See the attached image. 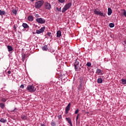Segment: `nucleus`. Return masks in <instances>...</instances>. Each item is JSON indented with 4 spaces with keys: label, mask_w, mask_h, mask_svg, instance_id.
<instances>
[{
    "label": "nucleus",
    "mask_w": 126,
    "mask_h": 126,
    "mask_svg": "<svg viewBox=\"0 0 126 126\" xmlns=\"http://www.w3.org/2000/svg\"><path fill=\"white\" fill-rule=\"evenodd\" d=\"M27 90L28 92L33 93L36 91V88L34 87V85H28L27 87Z\"/></svg>",
    "instance_id": "f257e3e1"
},
{
    "label": "nucleus",
    "mask_w": 126,
    "mask_h": 126,
    "mask_svg": "<svg viewBox=\"0 0 126 126\" xmlns=\"http://www.w3.org/2000/svg\"><path fill=\"white\" fill-rule=\"evenodd\" d=\"M79 62H80V60L76 59L75 60V63H74V67L76 71H78V68L80 70L81 69V68H80V66H79Z\"/></svg>",
    "instance_id": "f03ea898"
},
{
    "label": "nucleus",
    "mask_w": 126,
    "mask_h": 126,
    "mask_svg": "<svg viewBox=\"0 0 126 126\" xmlns=\"http://www.w3.org/2000/svg\"><path fill=\"white\" fill-rule=\"evenodd\" d=\"M44 4V0H39L35 3V8H40L42 7V5Z\"/></svg>",
    "instance_id": "7ed1b4c3"
},
{
    "label": "nucleus",
    "mask_w": 126,
    "mask_h": 126,
    "mask_svg": "<svg viewBox=\"0 0 126 126\" xmlns=\"http://www.w3.org/2000/svg\"><path fill=\"white\" fill-rule=\"evenodd\" d=\"M94 14H96V15H100V16H103V17H105L106 15L105 14L100 11V10L98 8L94 10Z\"/></svg>",
    "instance_id": "20e7f679"
},
{
    "label": "nucleus",
    "mask_w": 126,
    "mask_h": 126,
    "mask_svg": "<svg viewBox=\"0 0 126 126\" xmlns=\"http://www.w3.org/2000/svg\"><path fill=\"white\" fill-rule=\"evenodd\" d=\"M71 2L68 3L66 4L62 9L63 13L65 12L67 9H68L70 6H71Z\"/></svg>",
    "instance_id": "39448f33"
},
{
    "label": "nucleus",
    "mask_w": 126,
    "mask_h": 126,
    "mask_svg": "<svg viewBox=\"0 0 126 126\" xmlns=\"http://www.w3.org/2000/svg\"><path fill=\"white\" fill-rule=\"evenodd\" d=\"M36 21L37 23H40V24H44L46 22V20L42 18H36Z\"/></svg>",
    "instance_id": "423d86ee"
},
{
    "label": "nucleus",
    "mask_w": 126,
    "mask_h": 126,
    "mask_svg": "<svg viewBox=\"0 0 126 126\" xmlns=\"http://www.w3.org/2000/svg\"><path fill=\"white\" fill-rule=\"evenodd\" d=\"M44 6L45 7L46 9H48V10H50L51 9L52 6H51V4L50 3L46 2L44 3Z\"/></svg>",
    "instance_id": "0eeeda50"
},
{
    "label": "nucleus",
    "mask_w": 126,
    "mask_h": 126,
    "mask_svg": "<svg viewBox=\"0 0 126 126\" xmlns=\"http://www.w3.org/2000/svg\"><path fill=\"white\" fill-rule=\"evenodd\" d=\"M45 29H46V27H43L41 28L40 29L36 30V34H41V33H43V32L45 31Z\"/></svg>",
    "instance_id": "6e6552de"
},
{
    "label": "nucleus",
    "mask_w": 126,
    "mask_h": 126,
    "mask_svg": "<svg viewBox=\"0 0 126 126\" xmlns=\"http://www.w3.org/2000/svg\"><path fill=\"white\" fill-rule=\"evenodd\" d=\"M69 110H70V103H69L65 108V114H68Z\"/></svg>",
    "instance_id": "1a4fd4ad"
},
{
    "label": "nucleus",
    "mask_w": 126,
    "mask_h": 126,
    "mask_svg": "<svg viewBox=\"0 0 126 126\" xmlns=\"http://www.w3.org/2000/svg\"><path fill=\"white\" fill-rule=\"evenodd\" d=\"M65 120L67 121V122H68L70 126H72V123H71V120L70 119V118H66Z\"/></svg>",
    "instance_id": "9d476101"
},
{
    "label": "nucleus",
    "mask_w": 126,
    "mask_h": 126,
    "mask_svg": "<svg viewBox=\"0 0 126 126\" xmlns=\"http://www.w3.org/2000/svg\"><path fill=\"white\" fill-rule=\"evenodd\" d=\"M7 48L8 49V52H11V51H13V49L12 48L11 46L8 45Z\"/></svg>",
    "instance_id": "9b49d317"
},
{
    "label": "nucleus",
    "mask_w": 126,
    "mask_h": 126,
    "mask_svg": "<svg viewBox=\"0 0 126 126\" xmlns=\"http://www.w3.org/2000/svg\"><path fill=\"white\" fill-rule=\"evenodd\" d=\"M62 36V32L58 31L57 32V37H61Z\"/></svg>",
    "instance_id": "f8f14e48"
},
{
    "label": "nucleus",
    "mask_w": 126,
    "mask_h": 126,
    "mask_svg": "<svg viewBox=\"0 0 126 126\" xmlns=\"http://www.w3.org/2000/svg\"><path fill=\"white\" fill-rule=\"evenodd\" d=\"M0 122L2 123L3 124H5V123H6V120H5L3 118H1L0 119Z\"/></svg>",
    "instance_id": "ddd939ff"
},
{
    "label": "nucleus",
    "mask_w": 126,
    "mask_h": 126,
    "mask_svg": "<svg viewBox=\"0 0 126 126\" xmlns=\"http://www.w3.org/2000/svg\"><path fill=\"white\" fill-rule=\"evenodd\" d=\"M33 16H29L28 17V20H29V21H33Z\"/></svg>",
    "instance_id": "4468645a"
},
{
    "label": "nucleus",
    "mask_w": 126,
    "mask_h": 126,
    "mask_svg": "<svg viewBox=\"0 0 126 126\" xmlns=\"http://www.w3.org/2000/svg\"><path fill=\"white\" fill-rule=\"evenodd\" d=\"M112 14V9L111 8H108V15H111Z\"/></svg>",
    "instance_id": "2eb2a0df"
},
{
    "label": "nucleus",
    "mask_w": 126,
    "mask_h": 126,
    "mask_svg": "<svg viewBox=\"0 0 126 126\" xmlns=\"http://www.w3.org/2000/svg\"><path fill=\"white\" fill-rule=\"evenodd\" d=\"M48 46L47 45H45L42 47V50L43 51H48Z\"/></svg>",
    "instance_id": "dca6fc26"
},
{
    "label": "nucleus",
    "mask_w": 126,
    "mask_h": 126,
    "mask_svg": "<svg viewBox=\"0 0 126 126\" xmlns=\"http://www.w3.org/2000/svg\"><path fill=\"white\" fill-rule=\"evenodd\" d=\"M21 119H22V120H26V119H27V116H26V115H22L21 116Z\"/></svg>",
    "instance_id": "f3484780"
},
{
    "label": "nucleus",
    "mask_w": 126,
    "mask_h": 126,
    "mask_svg": "<svg viewBox=\"0 0 126 126\" xmlns=\"http://www.w3.org/2000/svg\"><path fill=\"white\" fill-rule=\"evenodd\" d=\"M96 73H97V74H102V70L100 69H97L96 70Z\"/></svg>",
    "instance_id": "a211bd4d"
},
{
    "label": "nucleus",
    "mask_w": 126,
    "mask_h": 126,
    "mask_svg": "<svg viewBox=\"0 0 126 126\" xmlns=\"http://www.w3.org/2000/svg\"><path fill=\"white\" fill-rule=\"evenodd\" d=\"M0 107L1 109H4V107H5V105L3 103H0Z\"/></svg>",
    "instance_id": "6ab92c4d"
},
{
    "label": "nucleus",
    "mask_w": 126,
    "mask_h": 126,
    "mask_svg": "<svg viewBox=\"0 0 126 126\" xmlns=\"http://www.w3.org/2000/svg\"><path fill=\"white\" fill-rule=\"evenodd\" d=\"M22 26L24 28H28V25L26 23H23Z\"/></svg>",
    "instance_id": "aec40b11"
},
{
    "label": "nucleus",
    "mask_w": 126,
    "mask_h": 126,
    "mask_svg": "<svg viewBox=\"0 0 126 126\" xmlns=\"http://www.w3.org/2000/svg\"><path fill=\"white\" fill-rule=\"evenodd\" d=\"M103 82V80L102 79V78H98L97 79V83H102Z\"/></svg>",
    "instance_id": "412c9836"
},
{
    "label": "nucleus",
    "mask_w": 126,
    "mask_h": 126,
    "mask_svg": "<svg viewBox=\"0 0 126 126\" xmlns=\"http://www.w3.org/2000/svg\"><path fill=\"white\" fill-rule=\"evenodd\" d=\"M4 14H5V12L0 10V15H4Z\"/></svg>",
    "instance_id": "4be33fe9"
},
{
    "label": "nucleus",
    "mask_w": 126,
    "mask_h": 126,
    "mask_svg": "<svg viewBox=\"0 0 126 126\" xmlns=\"http://www.w3.org/2000/svg\"><path fill=\"white\" fill-rule=\"evenodd\" d=\"M122 84H126V79H121Z\"/></svg>",
    "instance_id": "5701e85b"
},
{
    "label": "nucleus",
    "mask_w": 126,
    "mask_h": 126,
    "mask_svg": "<svg viewBox=\"0 0 126 126\" xmlns=\"http://www.w3.org/2000/svg\"><path fill=\"white\" fill-rule=\"evenodd\" d=\"M109 27H110L111 28H113V27H115V24L114 23L109 24Z\"/></svg>",
    "instance_id": "b1692460"
},
{
    "label": "nucleus",
    "mask_w": 126,
    "mask_h": 126,
    "mask_svg": "<svg viewBox=\"0 0 126 126\" xmlns=\"http://www.w3.org/2000/svg\"><path fill=\"white\" fill-rule=\"evenodd\" d=\"M51 125L52 126H56V122L55 121H52L51 122Z\"/></svg>",
    "instance_id": "393cba45"
},
{
    "label": "nucleus",
    "mask_w": 126,
    "mask_h": 126,
    "mask_svg": "<svg viewBox=\"0 0 126 126\" xmlns=\"http://www.w3.org/2000/svg\"><path fill=\"white\" fill-rule=\"evenodd\" d=\"M12 12L14 14H16V13H17V11H16L15 9L12 10Z\"/></svg>",
    "instance_id": "a878e982"
},
{
    "label": "nucleus",
    "mask_w": 126,
    "mask_h": 126,
    "mask_svg": "<svg viewBox=\"0 0 126 126\" xmlns=\"http://www.w3.org/2000/svg\"><path fill=\"white\" fill-rule=\"evenodd\" d=\"M22 61L23 62H24V60H25V54H23L22 56Z\"/></svg>",
    "instance_id": "bb28decb"
},
{
    "label": "nucleus",
    "mask_w": 126,
    "mask_h": 126,
    "mask_svg": "<svg viewBox=\"0 0 126 126\" xmlns=\"http://www.w3.org/2000/svg\"><path fill=\"white\" fill-rule=\"evenodd\" d=\"M1 101H2V102H6V99L4 98H1Z\"/></svg>",
    "instance_id": "cd10ccee"
},
{
    "label": "nucleus",
    "mask_w": 126,
    "mask_h": 126,
    "mask_svg": "<svg viewBox=\"0 0 126 126\" xmlns=\"http://www.w3.org/2000/svg\"><path fill=\"white\" fill-rule=\"evenodd\" d=\"M59 2H61V3H63V2H64V1L65 0H58Z\"/></svg>",
    "instance_id": "c85d7f7f"
},
{
    "label": "nucleus",
    "mask_w": 126,
    "mask_h": 126,
    "mask_svg": "<svg viewBox=\"0 0 126 126\" xmlns=\"http://www.w3.org/2000/svg\"><path fill=\"white\" fill-rule=\"evenodd\" d=\"M47 35H48V36H49V37H52V33H51V32H48V33H47Z\"/></svg>",
    "instance_id": "c756f323"
},
{
    "label": "nucleus",
    "mask_w": 126,
    "mask_h": 126,
    "mask_svg": "<svg viewBox=\"0 0 126 126\" xmlns=\"http://www.w3.org/2000/svg\"><path fill=\"white\" fill-rule=\"evenodd\" d=\"M86 65H87V66H90L91 65V63H87Z\"/></svg>",
    "instance_id": "7c9ffc66"
},
{
    "label": "nucleus",
    "mask_w": 126,
    "mask_h": 126,
    "mask_svg": "<svg viewBox=\"0 0 126 126\" xmlns=\"http://www.w3.org/2000/svg\"><path fill=\"white\" fill-rule=\"evenodd\" d=\"M78 112H79V109H77L75 111V114H78Z\"/></svg>",
    "instance_id": "2f4dec72"
},
{
    "label": "nucleus",
    "mask_w": 126,
    "mask_h": 126,
    "mask_svg": "<svg viewBox=\"0 0 126 126\" xmlns=\"http://www.w3.org/2000/svg\"><path fill=\"white\" fill-rule=\"evenodd\" d=\"M124 15L126 17V10H124Z\"/></svg>",
    "instance_id": "473e14b6"
},
{
    "label": "nucleus",
    "mask_w": 126,
    "mask_h": 126,
    "mask_svg": "<svg viewBox=\"0 0 126 126\" xmlns=\"http://www.w3.org/2000/svg\"><path fill=\"white\" fill-rule=\"evenodd\" d=\"M35 17H36V18H38V17H40V15H39V14H35Z\"/></svg>",
    "instance_id": "72a5a7b5"
},
{
    "label": "nucleus",
    "mask_w": 126,
    "mask_h": 126,
    "mask_svg": "<svg viewBox=\"0 0 126 126\" xmlns=\"http://www.w3.org/2000/svg\"><path fill=\"white\" fill-rule=\"evenodd\" d=\"M58 118L59 120H61V119H62V115H59L58 116Z\"/></svg>",
    "instance_id": "f704fd0d"
},
{
    "label": "nucleus",
    "mask_w": 126,
    "mask_h": 126,
    "mask_svg": "<svg viewBox=\"0 0 126 126\" xmlns=\"http://www.w3.org/2000/svg\"><path fill=\"white\" fill-rule=\"evenodd\" d=\"M79 116V114H78L77 117H76V122H77V120H78V117Z\"/></svg>",
    "instance_id": "c9c22d12"
},
{
    "label": "nucleus",
    "mask_w": 126,
    "mask_h": 126,
    "mask_svg": "<svg viewBox=\"0 0 126 126\" xmlns=\"http://www.w3.org/2000/svg\"><path fill=\"white\" fill-rule=\"evenodd\" d=\"M20 88H24V85H21V86H20Z\"/></svg>",
    "instance_id": "e433bc0d"
},
{
    "label": "nucleus",
    "mask_w": 126,
    "mask_h": 126,
    "mask_svg": "<svg viewBox=\"0 0 126 126\" xmlns=\"http://www.w3.org/2000/svg\"><path fill=\"white\" fill-rule=\"evenodd\" d=\"M16 108H15V109H14V110H12L11 111V112H16Z\"/></svg>",
    "instance_id": "4c0bfd02"
},
{
    "label": "nucleus",
    "mask_w": 126,
    "mask_h": 126,
    "mask_svg": "<svg viewBox=\"0 0 126 126\" xmlns=\"http://www.w3.org/2000/svg\"><path fill=\"white\" fill-rule=\"evenodd\" d=\"M57 9L58 11H61V8H59L58 7H57Z\"/></svg>",
    "instance_id": "58836bf2"
},
{
    "label": "nucleus",
    "mask_w": 126,
    "mask_h": 126,
    "mask_svg": "<svg viewBox=\"0 0 126 126\" xmlns=\"http://www.w3.org/2000/svg\"><path fill=\"white\" fill-rule=\"evenodd\" d=\"M40 126H45V124H42V123H41V124H40Z\"/></svg>",
    "instance_id": "ea45409f"
},
{
    "label": "nucleus",
    "mask_w": 126,
    "mask_h": 126,
    "mask_svg": "<svg viewBox=\"0 0 126 126\" xmlns=\"http://www.w3.org/2000/svg\"><path fill=\"white\" fill-rule=\"evenodd\" d=\"M8 74H10V73H11V71L10 70H9L8 71Z\"/></svg>",
    "instance_id": "a19ab883"
},
{
    "label": "nucleus",
    "mask_w": 126,
    "mask_h": 126,
    "mask_svg": "<svg viewBox=\"0 0 126 126\" xmlns=\"http://www.w3.org/2000/svg\"><path fill=\"white\" fill-rule=\"evenodd\" d=\"M14 30H16V27L15 26H14Z\"/></svg>",
    "instance_id": "79ce46f5"
},
{
    "label": "nucleus",
    "mask_w": 126,
    "mask_h": 126,
    "mask_svg": "<svg viewBox=\"0 0 126 126\" xmlns=\"http://www.w3.org/2000/svg\"><path fill=\"white\" fill-rule=\"evenodd\" d=\"M124 43L126 44V40H125Z\"/></svg>",
    "instance_id": "37998d69"
},
{
    "label": "nucleus",
    "mask_w": 126,
    "mask_h": 126,
    "mask_svg": "<svg viewBox=\"0 0 126 126\" xmlns=\"http://www.w3.org/2000/svg\"><path fill=\"white\" fill-rule=\"evenodd\" d=\"M31 1H34V0H31Z\"/></svg>",
    "instance_id": "c03bdc74"
},
{
    "label": "nucleus",
    "mask_w": 126,
    "mask_h": 126,
    "mask_svg": "<svg viewBox=\"0 0 126 126\" xmlns=\"http://www.w3.org/2000/svg\"><path fill=\"white\" fill-rule=\"evenodd\" d=\"M80 87H81V84H80Z\"/></svg>",
    "instance_id": "a18cd8bd"
},
{
    "label": "nucleus",
    "mask_w": 126,
    "mask_h": 126,
    "mask_svg": "<svg viewBox=\"0 0 126 126\" xmlns=\"http://www.w3.org/2000/svg\"><path fill=\"white\" fill-rule=\"evenodd\" d=\"M2 74H4V72H2Z\"/></svg>",
    "instance_id": "49530a36"
},
{
    "label": "nucleus",
    "mask_w": 126,
    "mask_h": 126,
    "mask_svg": "<svg viewBox=\"0 0 126 126\" xmlns=\"http://www.w3.org/2000/svg\"><path fill=\"white\" fill-rule=\"evenodd\" d=\"M80 66H81V64H80Z\"/></svg>",
    "instance_id": "de8ad7c7"
}]
</instances>
